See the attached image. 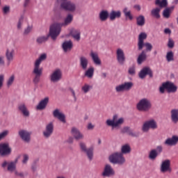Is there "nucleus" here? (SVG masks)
<instances>
[{"label":"nucleus","mask_w":178,"mask_h":178,"mask_svg":"<svg viewBox=\"0 0 178 178\" xmlns=\"http://www.w3.org/2000/svg\"><path fill=\"white\" fill-rule=\"evenodd\" d=\"M47 60V54L44 53L40 55L39 58H37L33 63V74H35L33 82L34 84H38L41 80V76L42 75V68L40 67L41 63L44 60Z\"/></svg>","instance_id":"nucleus-1"},{"label":"nucleus","mask_w":178,"mask_h":178,"mask_svg":"<svg viewBox=\"0 0 178 178\" xmlns=\"http://www.w3.org/2000/svg\"><path fill=\"white\" fill-rule=\"evenodd\" d=\"M108 161L110 163L119 165L120 166H122V165L126 163V158H124V156H123L120 152H115L110 154Z\"/></svg>","instance_id":"nucleus-2"},{"label":"nucleus","mask_w":178,"mask_h":178,"mask_svg":"<svg viewBox=\"0 0 178 178\" xmlns=\"http://www.w3.org/2000/svg\"><path fill=\"white\" fill-rule=\"evenodd\" d=\"M118 115H114L113 119H108L106 121V124L109 127H111V130H115V129H119L123 123H124V118H118Z\"/></svg>","instance_id":"nucleus-3"},{"label":"nucleus","mask_w":178,"mask_h":178,"mask_svg":"<svg viewBox=\"0 0 178 178\" xmlns=\"http://www.w3.org/2000/svg\"><path fill=\"white\" fill-rule=\"evenodd\" d=\"M136 108L140 112H148L152 108V103L149 99L143 98L137 104Z\"/></svg>","instance_id":"nucleus-4"},{"label":"nucleus","mask_w":178,"mask_h":178,"mask_svg":"<svg viewBox=\"0 0 178 178\" xmlns=\"http://www.w3.org/2000/svg\"><path fill=\"white\" fill-rule=\"evenodd\" d=\"M62 27L60 23H54L50 26L49 35H50L52 40H56L58 35L60 34Z\"/></svg>","instance_id":"nucleus-5"},{"label":"nucleus","mask_w":178,"mask_h":178,"mask_svg":"<svg viewBox=\"0 0 178 178\" xmlns=\"http://www.w3.org/2000/svg\"><path fill=\"white\" fill-rule=\"evenodd\" d=\"M149 129H152V130L158 129V124L155 120H149L143 123L142 126V131L147 133V131H149Z\"/></svg>","instance_id":"nucleus-6"},{"label":"nucleus","mask_w":178,"mask_h":178,"mask_svg":"<svg viewBox=\"0 0 178 178\" xmlns=\"http://www.w3.org/2000/svg\"><path fill=\"white\" fill-rule=\"evenodd\" d=\"M116 175L115 169L111 165V164H106L102 172V177H113Z\"/></svg>","instance_id":"nucleus-7"},{"label":"nucleus","mask_w":178,"mask_h":178,"mask_svg":"<svg viewBox=\"0 0 178 178\" xmlns=\"http://www.w3.org/2000/svg\"><path fill=\"white\" fill-rule=\"evenodd\" d=\"M162 151H163V147L162 145L156 146V149H152L149 152L148 158L150 161H155L161 154H162Z\"/></svg>","instance_id":"nucleus-8"},{"label":"nucleus","mask_w":178,"mask_h":178,"mask_svg":"<svg viewBox=\"0 0 178 178\" xmlns=\"http://www.w3.org/2000/svg\"><path fill=\"white\" fill-rule=\"evenodd\" d=\"M62 70L57 68L50 74V81L51 83H59L62 80Z\"/></svg>","instance_id":"nucleus-9"},{"label":"nucleus","mask_w":178,"mask_h":178,"mask_svg":"<svg viewBox=\"0 0 178 178\" xmlns=\"http://www.w3.org/2000/svg\"><path fill=\"white\" fill-rule=\"evenodd\" d=\"M60 8L64 9V10H67L68 12H76L77 9V6L74 2L70 1H63L60 3Z\"/></svg>","instance_id":"nucleus-10"},{"label":"nucleus","mask_w":178,"mask_h":178,"mask_svg":"<svg viewBox=\"0 0 178 178\" xmlns=\"http://www.w3.org/2000/svg\"><path fill=\"white\" fill-rule=\"evenodd\" d=\"M133 88L132 82H125L115 86L116 92H123L124 91H130Z\"/></svg>","instance_id":"nucleus-11"},{"label":"nucleus","mask_w":178,"mask_h":178,"mask_svg":"<svg viewBox=\"0 0 178 178\" xmlns=\"http://www.w3.org/2000/svg\"><path fill=\"white\" fill-rule=\"evenodd\" d=\"M53 116L56 119H58L61 123H66V115L59 108H56L53 111Z\"/></svg>","instance_id":"nucleus-12"},{"label":"nucleus","mask_w":178,"mask_h":178,"mask_svg":"<svg viewBox=\"0 0 178 178\" xmlns=\"http://www.w3.org/2000/svg\"><path fill=\"white\" fill-rule=\"evenodd\" d=\"M12 153V148L9 147L8 143L0 144V155L1 156H8Z\"/></svg>","instance_id":"nucleus-13"},{"label":"nucleus","mask_w":178,"mask_h":178,"mask_svg":"<svg viewBox=\"0 0 178 178\" xmlns=\"http://www.w3.org/2000/svg\"><path fill=\"white\" fill-rule=\"evenodd\" d=\"M160 170L161 173H166V172L170 173V172H172V168H170V160L166 159L163 161L160 166Z\"/></svg>","instance_id":"nucleus-14"},{"label":"nucleus","mask_w":178,"mask_h":178,"mask_svg":"<svg viewBox=\"0 0 178 178\" xmlns=\"http://www.w3.org/2000/svg\"><path fill=\"white\" fill-rule=\"evenodd\" d=\"M116 58L120 65H124V62H126V56L124 55V51H123L120 48L117 49Z\"/></svg>","instance_id":"nucleus-15"},{"label":"nucleus","mask_w":178,"mask_h":178,"mask_svg":"<svg viewBox=\"0 0 178 178\" xmlns=\"http://www.w3.org/2000/svg\"><path fill=\"white\" fill-rule=\"evenodd\" d=\"M18 134L23 141L25 143H30L31 132L26 129H21L19 131Z\"/></svg>","instance_id":"nucleus-16"},{"label":"nucleus","mask_w":178,"mask_h":178,"mask_svg":"<svg viewBox=\"0 0 178 178\" xmlns=\"http://www.w3.org/2000/svg\"><path fill=\"white\" fill-rule=\"evenodd\" d=\"M61 48L65 54H68L73 49V42L72 40H65L61 44Z\"/></svg>","instance_id":"nucleus-17"},{"label":"nucleus","mask_w":178,"mask_h":178,"mask_svg":"<svg viewBox=\"0 0 178 178\" xmlns=\"http://www.w3.org/2000/svg\"><path fill=\"white\" fill-rule=\"evenodd\" d=\"M6 58L7 59V65H10V62H13V59L15 58V49H7L6 51Z\"/></svg>","instance_id":"nucleus-18"},{"label":"nucleus","mask_w":178,"mask_h":178,"mask_svg":"<svg viewBox=\"0 0 178 178\" xmlns=\"http://www.w3.org/2000/svg\"><path fill=\"white\" fill-rule=\"evenodd\" d=\"M54 133V123L49 122L46 125V129L43 131V136L45 138H49Z\"/></svg>","instance_id":"nucleus-19"},{"label":"nucleus","mask_w":178,"mask_h":178,"mask_svg":"<svg viewBox=\"0 0 178 178\" xmlns=\"http://www.w3.org/2000/svg\"><path fill=\"white\" fill-rule=\"evenodd\" d=\"M71 134L76 140H83L84 138V134L74 127L71 129Z\"/></svg>","instance_id":"nucleus-20"},{"label":"nucleus","mask_w":178,"mask_h":178,"mask_svg":"<svg viewBox=\"0 0 178 178\" xmlns=\"http://www.w3.org/2000/svg\"><path fill=\"white\" fill-rule=\"evenodd\" d=\"M90 64V61L88 58L84 56H81L79 57V66L82 69V70H87L88 69V65Z\"/></svg>","instance_id":"nucleus-21"},{"label":"nucleus","mask_w":178,"mask_h":178,"mask_svg":"<svg viewBox=\"0 0 178 178\" xmlns=\"http://www.w3.org/2000/svg\"><path fill=\"white\" fill-rule=\"evenodd\" d=\"M147 75L152 77V70L148 67H143L138 74L140 79H145Z\"/></svg>","instance_id":"nucleus-22"},{"label":"nucleus","mask_w":178,"mask_h":178,"mask_svg":"<svg viewBox=\"0 0 178 178\" xmlns=\"http://www.w3.org/2000/svg\"><path fill=\"white\" fill-rule=\"evenodd\" d=\"M177 143H178L177 135H173L171 138H167L164 142L165 145H168L170 147L177 145Z\"/></svg>","instance_id":"nucleus-23"},{"label":"nucleus","mask_w":178,"mask_h":178,"mask_svg":"<svg viewBox=\"0 0 178 178\" xmlns=\"http://www.w3.org/2000/svg\"><path fill=\"white\" fill-rule=\"evenodd\" d=\"M147 39V33H140L138 40V49L141 51L144 48V40Z\"/></svg>","instance_id":"nucleus-24"},{"label":"nucleus","mask_w":178,"mask_h":178,"mask_svg":"<svg viewBox=\"0 0 178 178\" xmlns=\"http://www.w3.org/2000/svg\"><path fill=\"white\" fill-rule=\"evenodd\" d=\"M18 110L22 113L23 116H25V118H29V116H30V111L24 103H21L18 105Z\"/></svg>","instance_id":"nucleus-25"},{"label":"nucleus","mask_w":178,"mask_h":178,"mask_svg":"<svg viewBox=\"0 0 178 178\" xmlns=\"http://www.w3.org/2000/svg\"><path fill=\"white\" fill-rule=\"evenodd\" d=\"M122 17V11L120 10H111L109 13V19L111 22L116 20V19H120Z\"/></svg>","instance_id":"nucleus-26"},{"label":"nucleus","mask_w":178,"mask_h":178,"mask_svg":"<svg viewBox=\"0 0 178 178\" xmlns=\"http://www.w3.org/2000/svg\"><path fill=\"white\" fill-rule=\"evenodd\" d=\"M48 102H49V97H45L39 102L36 106V109H38V111H42L43 109H45V108H47V105H48Z\"/></svg>","instance_id":"nucleus-27"},{"label":"nucleus","mask_w":178,"mask_h":178,"mask_svg":"<svg viewBox=\"0 0 178 178\" xmlns=\"http://www.w3.org/2000/svg\"><path fill=\"white\" fill-rule=\"evenodd\" d=\"M90 58H92V60L95 65H97V66H101L102 62L101 59H99V56H98V53L92 51L90 54Z\"/></svg>","instance_id":"nucleus-28"},{"label":"nucleus","mask_w":178,"mask_h":178,"mask_svg":"<svg viewBox=\"0 0 178 178\" xmlns=\"http://www.w3.org/2000/svg\"><path fill=\"white\" fill-rule=\"evenodd\" d=\"M109 17V12L107 10H102L99 13V19L100 22H106Z\"/></svg>","instance_id":"nucleus-29"},{"label":"nucleus","mask_w":178,"mask_h":178,"mask_svg":"<svg viewBox=\"0 0 178 178\" xmlns=\"http://www.w3.org/2000/svg\"><path fill=\"white\" fill-rule=\"evenodd\" d=\"M122 13H124V16L127 20H133L134 17L133 14H131V10L128 7H124L122 9Z\"/></svg>","instance_id":"nucleus-30"},{"label":"nucleus","mask_w":178,"mask_h":178,"mask_svg":"<svg viewBox=\"0 0 178 178\" xmlns=\"http://www.w3.org/2000/svg\"><path fill=\"white\" fill-rule=\"evenodd\" d=\"M165 87L168 92H176L177 91V86L172 82H165Z\"/></svg>","instance_id":"nucleus-31"},{"label":"nucleus","mask_w":178,"mask_h":178,"mask_svg":"<svg viewBox=\"0 0 178 178\" xmlns=\"http://www.w3.org/2000/svg\"><path fill=\"white\" fill-rule=\"evenodd\" d=\"M120 151V152L122 155H129L131 152V147L129 144L123 145L121 146Z\"/></svg>","instance_id":"nucleus-32"},{"label":"nucleus","mask_w":178,"mask_h":178,"mask_svg":"<svg viewBox=\"0 0 178 178\" xmlns=\"http://www.w3.org/2000/svg\"><path fill=\"white\" fill-rule=\"evenodd\" d=\"M17 161H19V159H16L15 161H11L8 163L7 166V170L10 172V173H15L16 172V163H17Z\"/></svg>","instance_id":"nucleus-33"},{"label":"nucleus","mask_w":178,"mask_h":178,"mask_svg":"<svg viewBox=\"0 0 178 178\" xmlns=\"http://www.w3.org/2000/svg\"><path fill=\"white\" fill-rule=\"evenodd\" d=\"M175 9V6H171L166 8L163 11V16L165 19H169L170 17V15H172V12H173Z\"/></svg>","instance_id":"nucleus-34"},{"label":"nucleus","mask_w":178,"mask_h":178,"mask_svg":"<svg viewBox=\"0 0 178 178\" xmlns=\"http://www.w3.org/2000/svg\"><path fill=\"white\" fill-rule=\"evenodd\" d=\"M171 122L172 123H178V109L177 108H174L171 110Z\"/></svg>","instance_id":"nucleus-35"},{"label":"nucleus","mask_w":178,"mask_h":178,"mask_svg":"<svg viewBox=\"0 0 178 178\" xmlns=\"http://www.w3.org/2000/svg\"><path fill=\"white\" fill-rule=\"evenodd\" d=\"M72 22H73V15L68 14L66 16V17L64 19V22L63 23H60V24H61V26L63 27V26H69V24H70Z\"/></svg>","instance_id":"nucleus-36"},{"label":"nucleus","mask_w":178,"mask_h":178,"mask_svg":"<svg viewBox=\"0 0 178 178\" xmlns=\"http://www.w3.org/2000/svg\"><path fill=\"white\" fill-rule=\"evenodd\" d=\"M151 15L152 17H155V19H160L161 18V8L156 7L153 8L151 10Z\"/></svg>","instance_id":"nucleus-37"},{"label":"nucleus","mask_w":178,"mask_h":178,"mask_svg":"<svg viewBox=\"0 0 178 178\" xmlns=\"http://www.w3.org/2000/svg\"><path fill=\"white\" fill-rule=\"evenodd\" d=\"M136 24L139 27H143L145 24V17L142 15L136 17Z\"/></svg>","instance_id":"nucleus-38"},{"label":"nucleus","mask_w":178,"mask_h":178,"mask_svg":"<svg viewBox=\"0 0 178 178\" xmlns=\"http://www.w3.org/2000/svg\"><path fill=\"white\" fill-rule=\"evenodd\" d=\"M145 60H147V54L145 53V51H143L138 57V64L141 65Z\"/></svg>","instance_id":"nucleus-39"},{"label":"nucleus","mask_w":178,"mask_h":178,"mask_svg":"<svg viewBox=\"0 0 178 178\" xmlns=\"http://www.w3.org/2000/svg\"><path fill=\"white\" fill-rule=\"evenodd\" d=\"M83 94H88V92H90L91 90H92V86L88 84V83H84L81 88Z\"/></svg>","instance_id":"nucleus-40"},{"label":"nucleus","mask_w":178,"mask_h":178,"mask_svg":"<svg viewBox=\"0 0 178 178\" xmlns=\"http://www.w3.org/2000/svg\"><path fill=\"white\" fill-rule=\"evenodd\" d=\"M155 5L159 6L160 9L168 6V0H155Z\"/></svg>","instance_id":"nucleus-41"},{"label":"nucleus","mask_w":178,"mask_h":178,"mask_svg":"<svg viewBox=\"0 0 178 178\" xmlns=\"http://www.w3.org/2000/svg\"><path fill=\"white\" fill-rule=\"evenodd\" d=\"M84 154H86L88 161H91L94 159V148L89 147Z\"/></svg>","instance_id":"nucleus-42"},{"label":"nucleus","mask_w":178,"mask_h":178,"mask_svg":"<svg viewBox=\"0 0 178 178\" xmlns=\"http://www.w3.org/2000/svg\"><path fill=\"white\" fill-rule=\"evenodd\" d=\"M94 70L95 69L93 68V67H90L88 70H86V77H88V79H92V77L94 76Z\"/></svg>","instance_id":"nucleus-43"},{"label":"nucleus","mask_w":178,"mask_h":178,"mask_svg":"<svg viewBox=\"0 0 178 178\" xmlns=\"http://www.w3.org/2000/svg\"><path fill=\"white\" fill-rule=\"evenodd\" d=\"M81 34L80 31L79 30H73L71 32V35L76 40V41H80L81 38Z\"/></svg>","instance_id":"nucleus-44"},{"label":"nucleus","mask_w":178,"mask_h":178,"mask_svg":"<svg viewBox=\"0 0 178 178\" xmlns=\"http://www.w3.org/2000/svg\"><path fill=\"white\" fill-rule=\"evenodd\" d=\"M48 37H49V35H47V36H45V35L39 36L36 39V42L38 44H44V42H47V41H48Z\"/></svg>","instance_id":"nucleus-45"},{"label":"nucleus","mask_w":178,"mask_h":178,"mask_svg":"<svg viewBox=\"0 0 178 178\" xmlns=\"http://www.w3.org/2000/svg\"><path fill=\"white\" fill-rule=\"evenodd\" d=\"M174 56L175 55L173 54V51H170L167 52V54L165 56L167 62H172L175 60Z\"/></svg>","instance_id":"nucleus-46"},{"label":"nucleus","mask_w":178,"mask_h":178,"mask_svg":"<svg viewBox=\"0 0 178 178\" xmlns=\"http://www.w3.org/2000/svg\"><path fill=\"white\" fill-rule=\"evenodd\" d=\"M24 22V17L23 15H22L17 22V28L18 30H22V27H23V23Z\"/></svg>","instance_id":"nucleus-47"},{"label":"nucleus","mask_w":178,"mask_h":178,"mask_svg":"<svg viewBox=\"0 0 178 178\" xmlns=\"http://www.w3.org/2000/svg\"><path fill=\"white\" fill-rule=\"evenodd\" d=\"M15 74H12L11 76H9V78L6 81L7 87L12 86L13 83H15Z\"/></svg>","instance_id":"nucleus-48"},{"label":"nucleus","mask_w":178,"mask_h":178,"mask_svg":"<svg viewBox=\"0 0 178 178\" xmlns=\"http://www.w3.org/2000/svg\"><path fill=\"white\" fill-rule=\"evenodd\" d=\"M79 147L81 152H83V153H85L88 149V148L87 147V144H86V143L84 142L79 143Z\"/></svg>","instance_id":"nucleus-49"},{"label":"nucleus","mask_w":178,"mask_h":178,"mask_svg":"<svg viewBox=\"0 0 178 178\" xmlns=\"http://www.w3.org/2000/svg\"><path fill=\"white\" fill-rule=\"evenodd\" d=\"M33 25H28L24 31V35H29L31 31H33Z\"/></svg>","instance_id":"nucleus-50"},{"label":"nucleus","mask_w":178,"mask_h":178,"mask_svg":"<svg viewBox=\"0 0 178 178\" xmlns=\"http://www.w3.org/2000/svg\"><path fill=\"white\" fill-rule=\"evenodd\" d=\"M29 159H30L29 154H24L22 161V165H27L29 163Z\"/></svg>","instance_id":"nucleus-51"},{"label":"nucleus","mask_w":178,"mask_h":178,"mask_svg":"<svg viewBox=\"0 0 178 178\" xmlns=\"http://www.w3.org/2000/svg\"><path fill=\"white\" fill-rule=\"evenodd\" d=\"M14 173L17 177L25 178L27 176V174L24 173V172H19L17 170L15 171Z\"/></svg>","instance_id":"nucleus-52"},{"label":"nucleus","mask_w":178,"mask_h":178,"mask_svg":"<svg viewBox=\"0 0 178 178\" xmlns=\"http://www.w3.org/2000/svg\"><path fill=\"white\" fill-rule=\"evenodd\" d=\"M128 73L130 76H134V74H136V66L132 65L129 67L128 70Z\"/></svg>","instance_id":"nucleus-53"},{"label":"nucleus","mask_w":178,"mask_h":178,"mask_svg":"<svg viewBox=\"0 0 178 178\" xmlns=\"http://www.w3.org/2000/svg\"><path fill=\"white\" fill-rule=\"evenodd\" d=\"M167 45H168V48H170V49L174 48L175 47V40H173V39L170 38L168 39Z\"/></svg>","instance_id":"nucleus-54"},{"label":"nucleus","mask_w":178,"mask_h":178,"mask_svg":"<svg viewBox=\"0 0 178 178\" xmlns=\"http://www.w3.org/2000/svg\"><path fill=\"white\" fill-rule=\"evenodd\" d=\"M144 47L146 48V51L151 52L152 51V44L149 42L144 43Z\"/></svg>","instance_id":"nucleus-55"},{"label":"nucleus","mask_w":178,"mask_h":178,"mask_svg":"<svg viewBox=\"0 0 178 178\" xmlns=\"http://www.w3.org/2000/svg\"><path fill=\"white\" fill-rule=\"evenodd\" d=\"M8 134H9V130H5L0 133V140H3V138H5Z\"/></svg>","instance_id":"nucleus-56"},{"label":"nucleus","mask_w":178,"mask_h":178,"mask_svg":"<svg viewBox=\"0 0 178 178\" xmlns=\"http://www.w3.org/2000/svg\"><path fill=\"white\" fill-rule=\"evenodd\" d=\"M129 136H131V137H138L140 136V133L138 132H134L131 130L128 131Z\"/></svg>","instance_id":"nucleus-57"},{"label":"nucleus","mask_w":178,"mask_h":178,"mask_svg":"<svg viewBox=\"0 0 178 178\" xmlns=\"http://www.w3.org/2000/svg\"><path fill=\"white\" fill-rule=\"evenodd\" d=\"M3 81H5V74H0V90L3 87Z\"/></svg>","instance_id":"nucleus-58"},{"label":"nucleus","mask_w":178,"mask_h":178,"mask_svg":"<svg viewBox=\"0 0 178 178\" xmlns=\"http://www.w3.org/2000/svg\"><path fill=\"white\" fill-rule=\"evenodd\" d=\"M10 12V6H5L3 8V13L4 15H8V13H9Z\"/></svg>","instance_id":"nucleus-59"},{"label":"nucleus","mask_w":178,"mask_h":178,"mask_svg":"<svg viewBox=\"0 0 178 178\" xmlns=\"http://www.w3.org/2000/svg\"><path fill=\"white\" fill-rule=\"evenodd\" d=\"M165 89L166 90V83H163L161 86L159 88V91L161 94L165 92Z\"/></svg>","instance_id":"nucleus-60"},{"label":"nucleus","mask_w":178,"mask_h":178,"mask_svg":"<svg viewBox=\"0 0 178 178\" xmlns=\"http://www.w3.org/2000/svg\"><path fill=\"white\" fill-rule=\"evenodd\" d=\"M0 66H5V56H0Z\"/></svg>","instance_id":"nucleus-61"},{"label":"nucleus","mask_w":178,"mask_h":178,"mask_svg":"<svg viewBox=\"0 0 178 178\" xmlns=\"http://www.w3.org/2000/svg\"><path fill=\"white\" fill-rule=\"evenodd\" d=\"M37 168H38V165H37V163L33 162L31 165V170H33V172H35L37 170Z\"/></svg>","instance_id":"nucleus-62"},{"label":"nucleus","mask_w":178,"mask_h":178,"mask_svg":"<svg viewBox=\"0 0 178 178\" xmlns=\"http://www.w3.org/2000/svg\"><path fill=\"white\" fill-rule=\"evenodd\" d=\"M8 161L4 160L1 163V168H3V169H6V166L8 167Z\"/></svg>","instance_id":"nucleus-63"},{"label":"nucleus","mask_w":178,"mask_h":178,"mask_svg":"<svg viewBox=\"0 0 178 178\" xmlns=\"http://www.w3.org/2000/svg\"><path fill=\"white\" fill-rule=\"evenodd\" d=\"M94 127H95V125L92 124V123L89 122L88 124V127H87L88 130H93Z\"/></svg>","instance_id":"nucleus-64"}]
</instances>
